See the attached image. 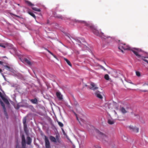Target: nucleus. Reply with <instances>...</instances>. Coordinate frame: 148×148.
Segmentation results:
<instances>
[{"label":"nucleus","instance_id":"1","mask_svg":"<svg viewBox=\"0 0 148 148\" xmlns=\"http://www.w3.org/2000/svg\"><path fill=\"white\" fill-rule=\"evenodd\" d=\"M78 21V22L84 23L86 26H88L95 35L97 36H101L103 34L102 33L99 32L92 24H89L84 21Z\"/></svg>","mask_w":148,"mask_h":148},{"label":"nucleus","instance_id":"2","mask_svg":"<svg viewBox=\"0 0 148 148\" xmlns=\"http://www.w3.org/2000/svg\"><path fill=\"white\" fill-rule=\"evenodd\" d=\"M118 48L123 53V49L124 50H130L132 49L129 45L124 43L119 44Z\"/></svg>","mask_w":148,"mask_h":148},{"label":"nucleus","instance_id":"3","mask_svg":"<svg viewBox=\"0 0 148 148\" xmlns=\"http://www.w3.org/2000/svg\"><path fill=\"white\" fill-rule=\"evenodd\" d=\"M45 141V146L46 148H50L51 147L50 143L48 138L46 136H44Z\"/></svg>","mask_w":148,"mask_h":148},{"label":"nucleus","instance_id":"4","mask_svg":"<svg viewBox=\"0 0 148 148\" xmlns=\"http://www.w3.org/2000/svg\"><path fill=\"white\" fill-rule=\"evenodd\" d=\"M129 128L131 131L137 133L139 131V128L135 126L130 125L129 127Z\"/></svg>","mask_w":148,"mask_h":148},{"label":"nucleus","instance_id":"5","mask_svg":"<svg viewBox=\"0 0 148 148\" xmlns=\"http://www.w3.org/2000/svg\"><path fill=\"white\" fill-rule=\"evenodd\" d=\"M10 52L13 55L16 54V49L14 48L13 46L10 45Z\"/></svg>","mask_w":148,"mask_h":148},{"label":"nucleus","instance_id":"6","mask_svg":"<svg viewBox=\"0 0 148 148\" xmlns=\"http://www.w3.org/2000/svg\"><path fill=\"white\" fill-rule=\"evenodd\" d=\"M4 93H2L0 91V97L1 98L4 102L6 104H8L9 103L8 100L5 98L4 96Z\"/></svg>","mask_w":148,"mask_h":148},{"label":"nucleus","instance_id":"7","mask_svg":"<svg viewBox=\"0 0 148 148\" xmlns=\"http://www.w3.org/2000/svg\"><path fill=\"white\" fill-rule=\"evenodd\" d=\"M0 103L1 105L3 107V109L4 110V112L5 116H6V117L7 119H8V117L7 115V113L6 111V109L5 108V105L4 103L2 102L1 100L0 99Z\"/></svg>","mask_w":148,"mask_h":148},{"label":"nucleus","instance_id":"8","mask_svg":"<svg viewBox=\"0 0 148 148\" xmlns=\"http://www.w3.org/2000/svg\"><path fill=\"white\" fill-rule=\"evenodd\" d=\"M130 50L132 51L133 53L138 58L140 57V55H139L138 53V52L139 51V50L138 49H134L132 48Z\"/></svg>","mask_w":148,"mask_h":148},{"label":"nucleus","instance_id":"9","mask_svg":"<svg viewBox=\"0 0 148 148\" xmlns=\"http://www.w3.org/2000/svg\"><path fill=\"white\" fill-rule=\"evenodd\" d=\"M97 133L98 134V136L101 137L103 139L105 137H106V135L100 132L99 131H97Z\"/></svg>","mask_w":148,"mask_h":148},{"label":"nucleus","instance_id":"10","mask_svg":"<svg viewBox=\"0 0 148 148\" xmlns=\"http://www.w3.org/2000/svg\"><path fill=\"white\" fill-rule=\"evenodd\" d=\"M91 87L90 89L93 90H95L98 88V87L96 86V85L93 82H91L90 84Z\"/></svg>","mask_w":148,"mask_h":148},{"label":"nucleus","instance_id":"11","mask_svg":"<svg viewBox=\"0 0 148 148\" xmlns=\"http://www.w3.org/2000/svg\"><path fill=\"white\" fill-rule=\"evenodd\" d=\"M95 95L97 97L100 99H103V97L101 95V92L99 91H97L95 93Z\"/></svg>","mask_w":148,"mask_h":148},{"label":"nucleus","instance_id":"12","mask_svg":"<svg viewBox=\"0 0 148 148\" xmlns=\"http://www.w3.org/2000/svg\"><path fill=\"white\" fill-rule=\"evenodd\" d=\"M22 145L23 147H25V140L24 135H22Z\"/></svg>","mask_w":148,"mask_h":148},{"label":"nucleus","instance_id":"13","mask_svg":"<svg viewBox=\"0 0 148 148\" xmlns=\"http://www.w3.org/2000/svg\"><path fill=\"white\" fill-rule=\"evenodd\" d=\"M56 95L57 97L60 100H61L63 99L62 95L60 92H56Z\"/></svg>","mask_w":148,"mask_h":148},{"label":"nucleus","instance_id":"14","mask_svg":"<svg viewBox=\"0 0 148 148\" xmlns=\"http://www.w3.org/2000/svg\"><path fill=\"white\" fill-rule=\"evenodd\" d=\"M53 15L56 18H60L62 19L63 18V17L61 15L59 14L58 15L56 13H54Z\"/></svg>","mask_w":148,"mask_h":148},{"label":"nucleus","instance_id":"15","mask_svg":"<svg viewBox=\"0 0 148 148\" xmlns=\"http://www.w3.org/2000/svg\"><path fill=\"white\" fill-rule=\"evenodd\" d=\"M49 139L51 141L54 143H56V138L52 136H49Z\"/></svg>","mask_w":148,"mask_h":148},{"label":"nucleus","instance_id":"16","mask_svg":"<svg viewBox=\"0 0 148 148\" xmlns=\"http://www.w3.org/2000/svg\"><path fill=\"white\" fill-rule=\"evenodd\" d=\"M25 62L29 66H31L32 65V63L30 61L27 59L25 58L24 59Z\"/></svg>","mask_w":148,"mask_h":148},{"label":"nucleus","instance_id":"17","mask_svg":"<svg viewBox=\"0 0 148 148\" xmlns=\"http://www.w3.org/2000/svg\"><path fill=\"white\" fill-rule=\"evenodd\" d=\"M27 143L28 145H30L32 142V139L29 136H28L27 138Z\"/></svg>","mask_w":148,"mask_h":148},{"label":"nucleus","instance_id":"18","mask_svg":"<svg viewBox=\"0 0 148 148\" xmlns=\"http://www.w3.org/2000/svg\"><path fill=\"white\" fill-rule=\"evenodd\" d=\"M30 100L32 103L34 104H37L38 102V100L36 98L33 99H30Z\"/></svg>","mask_w":148,"mask_h":148},{"label":"nucleus","instance_id":"19","mask_svg":"<svg viewBox=\"0 0 148 148\" xmlns=\"http://www.w3.org/2000/svg\"><path fill=\"white\" fill-rule=\"evenodd\" d=\"M120 110L121 112L123 114H125L127 112V111L123 107L121 108L120 109Z\"/></svg>","mask_w":148,"mask_h":148},{"label":"nucleus","instance_id":"20","mask_svg":"<svg viewBox=\"0 0 148 148\" xmlns=\"http://www.w3.org/2000/svg\"><path fill=\"white\" fill-rule=\"evenodd\" d=\"M108 122L109 124L112 125L114 123L115 121L114 120L109 119L108 120Z\"/></svg>","mask_w":148,"mask_h":148},{"label":"nucleus","instance_id":"21","mask_svg":"<svg viewBox=\"0 0 148 148\" xmlns=\"http://www.w3.org/2000/svg\"><path fill=\"white\" fill-rule=\"evenodd\" d=\"M55 138L56 139L57 142H58V143H60L61 141L60 139V136L58 135H56Z\"/></svg>","mask_w":148,"mask_h":148},{"label":"nucleus","instance_id":"22","mask_svg":"<svg viewBox=\"0 0 148 148\" xmlns=\"http://www.w3.org/2000/svg\"><path fill=\"white\" fill-rule=\"evenodd\" d=\"M77 42L78 43V45L81 47H84V44L82 43L79 40H77Z\"/></svg>","mask_w":148,"mask_h":148},{"label":"nucleus","instance_id":"23","mask_svg":"<svg viewBox=\"0 0 148 148\" xmlns=\"http://www.w3.org/2000/svg\"><path fill=\"white\" fill-rule=\"evenodd\" d=\"M64 60H65L66 62L68 64L69 66H72V64H71L70 62L67 59H66V58H64Z\"/></svg>","mask_w":148,"mask_h":148},{"label":"nucleus","instance_id":"24","mask_svg":"<svg viewBox=\"0 0 148 148\" xmlns=\"http://www.w3.org/2000/svg\"><path fill=\"white\" fill-rule=\"evenodd\" d=\"M28 13L33 17L35 19H36V16L32 12L30 11H28Z\"/></svg>","mask_w":148,"mask_h":148},{"label":"nucleus","instance_id":"25","mask_svg":"<svg viewBox=\"0 0 148 148\" xmlns=\"http://www.w3.org/2000/svg\"><path fill=\"white\" fill-rule=\"evenodd\" d=\"M46 50L49 53L51 54L56 59H58L57 57L55 55H54L49 50L47 49H46Z\"/></svg>","mask_w":148,"mask_h":148},{"label":"nucleus","instance_id":"26","mask_svg":"<svg viewBox=\"0 0 148 148\" xmlns=\"http://www.w3.org/2000/svg\"><path fill=\"white\" fill-rule=\"evenodd\" d=\"M26 120H27V119L26 117H25L23 119V126L27 125L26 123Z\"/></svg>","mask_w":148,"mask_h":148},{"label":"nucleus","instance_id":"27","mask_svg":"<svg viewBox=\"0 0 148 148\" xmlns=\"http://www.w3.org/2000/svg\"><path fill=\"white\" fill-rule=\"evenodd\" d=\"M24 131L26 133H27L28 132V130L27 128V126L24 125L23 126Z\"/></svg>","mask_w":148,"mask_h":148},{"label":"nucleus","instance_id":"28","mask_svg":"<svg viewBox=\"0 0 148 148\" xmlns=\"http://www.w3.org/2000/svg\"><path fill=\"white\" fill-rule=\"evenodd\" d=\"M32 8L33 10L35 11L38 12H40V10L39 9H38L36 8L32 7Z\"/></svg>","mask_w":148,"mask_h":148},{"label":"nucleus","instance_id":"29","mask_svg":"<svg viewBox=\"0 0 148 148\" xmlns=\"http://www.w3.org/2000/svg\"><path fill=\"white\" fill-rule=\"evenodd\" d=\"M25 2L29 6H33L34 5L32 4L31 2L28 1H26Z\"/></svg>","mask_w":148,"mask_h":148},{"label":"nucleus","instance_id":"30","mask_svg":"<svg viewBox=\"0 0 148 148\" xmlns=\"http://www.w3.org/2000/svg\"><path fill=\"white\" fill-rule=\"evenodd\" d=\"M104 78L106 80H109V77L108 74H106L104 76Z\"/></svg>","mask_w":148,"mask_h":148},{"label":"nucleus","instance_id":"31","mask_svg":"<svg viewBox=\"0 0 148 148\" xmlns=\"http://www.w3.org/2000/svg\"><path fill=\"white\" fill-rule=\"evenodd\" d=\"M136 75L138 77H140L141 75L140 73L138 71H136Z\"/></svg>","mask_w":148,"mask_h":148},{"label":"nucleus","instance_id":"32","mask_svg":"<svg viewBox=\"0 0 148 148\" xmlns=\"http://www.w3.org/2000/svg\"><path fill=\"white\" fill-rule=\"evenodd\" d=\"M58 123L60 127H62L63 126V124L60 122H58Z\"/></svg>","mask_w":148,"mask_h":148},{"label":"nucleus","instance_id":"33","mask_svg":"<svg viewBox=\"0 0 148 148\" xmlns=\"http://www.w3.org/2000/svg\"><path fill=\"white\" fill-rule=\"evenodd\" d=\"M145 57H143L142 58V59L143 60V61H145V62H147V63L148 64V60H147L145 59Z\"/></svg>","mask_w":148,"mask_h":148},{"label":"nucleus","instance_id":"34","mask_svg":"<svg viewBox=\"0 0 148 148\" xmlns=\"http://www.w3.org/2000/svg\"><path fill=\"white\" fill-rule=\"evenodd\" d=\"M95 147L96 148H101L100 146H99L98 145H97L95 146Z\"/></svg>","mask_w":148,"mask_h":148},{"label":"nucleus","instance_id":"35","mask_svg":"<svg viewBox=\"0 0 148 148\" xmlns=\"http://www.w3.org/2000/svg\"><path fill=\"white\" fill-rule=\"evenodd\" d=\"M101 68H102L104 70H106V69L103 66H101Z\"/></svg>","mask_w":148,"mask_h":148},{"label":"nucleus","instance_id":"36","mask_svg":"<svg viewBox=\"0 0 148 148\" xmlns=\"http://www.w3.org/2000/svg\"><path fill=\"white\" fill-rule=\"evenodd\" d=\"M62 131H63V132L64 134V135H65V132L64 131V130L63 129H62Z\"/></svg>","mask_w":148,"mask_h":148},{"label":"nucleus","instance_id":"37","mask_svg":"<svg viewBox=\"0 0 148 148\" xmlns=\"http://www.w3.org/2000/svg\"><path fill=\"white\" fill-rule=\"evenodd\" d=\"M16 148H20V147L19 146L17 145L16 147Z\"/></svg>","mask_w":148,"mask_h":148},{"label":"nucleus","instance_id":"38","mask_svg":"<svg viewBox=\"0 0 148 148\" xmlns=\"http://www.w3.org/2000/svg\"><path fill=\"white\" fill-rule=\"evenodd\" d=\"M2 72V69H0V73H1Z\"/></svg>","mask_w":148,"mask_h":148},{"label":"nucleus","instance_id":"39","mask_svg":"<svg viewBox=\"0 0 148 148\" xmlns=\"http://www.w3.org/2000/svg\"><path fill=\"white\" fill-rule=\"evenodd\" d=\"M114 112L115 113V114L116 115H117V113L115 111H114Z\"/></svg>","mask_w":148,"mask_h":148},{"label":"nucleus","instance_id":"40","mask_svg":"<svg viewBox=\"0 0 148 148\" xmlns=\"http://www.w3.org/2000/svg\"><path fill=\"white\" fill-rule=\"evenodd\" d=\"M114 112L115 113V114L116 115H117V113L115 111H114Z\"/></svg>","mask_w":148,"mask_h":148},{"label":"nucleus","instance_id":"41","mask_svg":"<svg viewBox=\"0 0 148 148\" xmlns=\"http://www.w3.org/2000/svg\"><path fill=\"white\" fill-rule=\"evenodd\" d=\"M3 63V62H2L1 61H0V64H2Z\"/></svg>","mask_w":148,"mask_h":148},{"label":"nucleus","instance_id":"42","mask_svg":"<svg viewBox=\"0 0 148 148\" xmlns=\"http://www.w3.org/2000/svg\"><path fill=\"white\" fill-rule=\"evenodd\" d=\"M129 83L131 84H133V83L131 82V81H130L129 82Z\"/></svg>","mask_w":148,"mask_h":148},{"label":"nucleus","instance_id":"43","mask_svg":"<svg viewBox=\"0 0 148 148\" xmlns=\"http://www.w3.org/2000/svg\"><path fill=\"white\" fill-rule=\"evenodd\" d=\"M18 18H20V16H19L17 15H15Z\"/></svg>","mask_w":148,"mask_h":148},{"label":"nucleus","instance_id":"44","mask_svg":"<svg viewBox=\"0 0 148 148\" xmlns=\"http://www.w3.org/2000/svg\"><path fill=\"white\" fill-rule=\"evenodd\" d=\"M113 104H114V105H115V104H116V103L115 102H114L113 103Z\"/></svg>","mask_w":148,"mask_h":148},{"label":"nucleus","instance_id":"45","mask_svg":"<svg viewBox=\"0 0 148 148\" xmlns=\"http://www.w3.org/2000/svg\"><path fill=\"white\" fill-rule=\"evenodd\" d=\"M117 118H118V120H120L119 119H118V118H119V117L118 116L117 117Z\"/></svg>","mask_w":148,"mask_h":148},{"label":"nucleus","instance_id":"46","mask_svg":"<svg viewBox=\"0 0 148 148\" xmlns=\"http://www.w3.org/2000/svg\"><path fill=\"white\" fill-rule=\"evenodd\" d=\"M77 117V120H78V118H77V116H76Z\"/></svg>","mask_w":148,"mask_h":148},{"label":"nucleus","instance_id":"47","mask_svg":"<svg viewBox=\"0 0 148 148\" xmlns=\"http://www.w3.org/2000/svg\"><path fill=\"white\" fill-rule=\"evenodd\" d=\"M112 105V104H109V105H110H110Z\"/></svg>","mask_w":148,"mask_h":148},{"label":"nucleus","instance_id":"48","mask_svg":"<svg viewBox=\"0 0 148 148\" xmlns=\"http://www.w3.org/2000/svg\"><path fill=\"white\" fill-rule=\"evenodd\" d=\"M147 90H145L144 91L145 92V91H147Z\"/></svg>","mask_w":148,"mask_h":148},{"label":"nucleus","instance_id":"49","mask_svg":"<svg viewBox=\"0 0 148 148\" xmlns=\"http://www.w3.org/2000/svg\"><path fill=\"white\" fill-rule=\"evenodd\" d=\"M147 86L148 87V85H147Z\"/></svg>","mask_w":148,"mask_h":148}]
</instances>
